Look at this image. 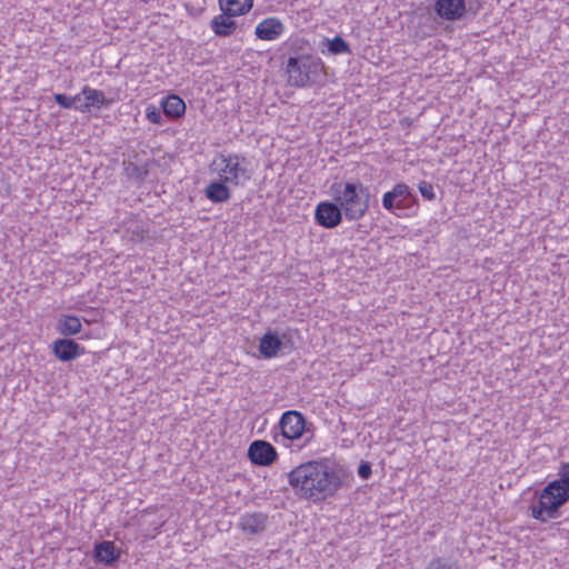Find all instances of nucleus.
I'll use <instances>...</instances> for the list:
<instances>
[{
    "label": "nucleus",
    "instance_id": "obj_1",
    "mask_svg": "<svg viewBox=\"0 0 569 569\" xmlns=\"http://www.w3.org/2000/svg\"><path fill=\"white\" fill-rule=\"evenodd\" d=\"M289 483L298 495L318 500L333 496L341 480L333 469L320 461H309L288 473Z\"/></svg>",
    "mask_w": 569,
    "mask_h": 569
},
{
    "label": "nucleus",
    "instance_id": "obj_2",
    "mask_svg": "<svg viewBox=\"0 0 569 569\" xmlns=\"http://www.w3.org/2000/svg\"><path fill=\"white\" fill-rule=\"evenodd\" d=\"M569 501V462L558 469V479L550 481L540 492L537 505L531 506V516L547 522L558 517L559 509Z\"/></svg>",
    "mask_w": 569,
    "mask_h": 569
},
{
    "label": "nucleus",
    "instance_id": "obj_3",
    "mask_svg": "<svg viewBox=\"0 0 569 569\" xmlns=\"http://www.w3.org/2000/svg\"><path fill=\"white\" fill-rule=\"evenodd\" d=\"M331 191L347 220H359L368 211L370 192L361 182H336Z\"/></svg>",
    "mask_w": 569,
    "mask_h": 569
},
{
    "label": "nucleus",
    "instance_id": "obj_4",
    "mask_svg": "<svg viewBox=\"0 0 569 569\" xmlns=\"http://www.w3.org/2000/svg\"><path fill=\"white\" fill-rule=\"evenodd\" d=\"M320 71V61L310 56L290 57L287 63L289 83L298 88L315 83Z\"/></svg>",
    "mask_w": 569,
    "mask_h": 569
},
{
    "label": "nucleus",
    "instance_id": "obj_5",
    "mask_svg": "<svg viewBox=\"0 0 569 569\" xmlns=\"http://www.w3.org/2000/svg\"><path fill=\"white\" fill-rule=\"evenodd\" d=\"M213 164L219 176L230 184L244 186L252 176L247 159L239 154H221Z\"/></svg>",
    "mask_w": 569,
    "mask_h": 569
},
{
    "label": "nucleus",
    "instance_id": "obj_6",
    "mask_svg": "<svg viewBox=\"0 0 569 569\" xmlns=\"http://www.w3.org/2000/svg\"><path fill=\"white\" fill-rule=\"evenodd\" d=\"M279 427L284 438L289 440L299 439L306 431V419L298 411H287L282 415Z\"/></svg>",
    "mask_w": 569,
    "mask_h": 569
},
{
    "label": "nucleus",
    "instance_id": "obj_7",
    "mask_svg": "<svg viewBox=\"0 0 569 569\" xmlns=\"http://www.w3.org/2000/svg\"><path fill=\"white\" fill-rule=\"evenodd\" d=\"M342 214L339 204L330 201L320 202L315 211V218L319 226L332 229L340 224L342 221Z\"/></svg>",
    "mask_w": 569,
    "mask_h": 569
},
{
    "label": "nucleus",
    "instance_id": "obj_8",
    "mask_svg": "<svg viewBox=\"0 0 569 569\" xmlns=\"http://www.w3.org/2000/svg\"><path fill=\"white\" fill-rule=\"evenodd\" d=\"M248 457L253 465L270 466L277 459L278 453L271 443L256 440L249 446Z\"/></svg>",
    "mask_w": 569,
    "mask_h": 569
},
{
    "label": "nucleus",
    "instance_id": "obj_9",
    "mask_svg": "<svg viewBox=\"0 0 569 569\" xmlns=\"http://www.w3.org/2000/svg\"><path fill=\"white\" fill-rule=\"evenodd\" d=\"M433 9L439 18L447 21L462 19L467 10L465 0H437Z\"/></svg>",
    "mask_w": 569,
    "mask_h": 569
},
{
    "label": "nucleus",
    "instance_id": "obj_10",
    "mask_svg": "<svg viewBox=\"0 0 569 569\" xmlns=\"http://www.w3.org/2000/svg\"><path fill=\"white\" fill-rule=\"evenodd\" d=\"M411 196L409 187L403 183H397L392 190L386 192L382 197V206L388 211H393L396 208L403 209L405 201Z\"/></svg>",
    "mask_w": 569,
    "mask_h": 569
},
{
    "label": "nucleus",
    "instance_id": "obj_11",
    "mask_svg": "<svg viewBox=\"0 0 569 569\" xmlns=\"http://www.w3.org/2000/svg\"><path fill=\"white\" fill-rule=\"evenodd\" d=\"M268 516L262 512L244 513L239 519L240 529L248 535H259L267 528Z\"/></svg>",
    "mask_w": 569,
    "mask_h": 569
},
{
    "label": "nucleus",
    "instance_id": "obj_12",
    "mask_svg": "<svg viewBox=\"0 0 569 569\" xmlns=\"http://www.w3.org/2000/svg\"><path fill=\"white\" fill-rule=\"evenodd\" d=\"M83 349L71 339H58L52 343L53 355L61 361L76 359Z\"/></svg>",
    "mask_w": 569,
    "mask_h": 569
},
{
    "label": "nucleus",
    "instance_id": "obj_13",
    "mask_svg": "<svg viewBox=\"0 0 569 569\" xmlns=\"http://www.w3.org/2000/svg\"><path fill=\"white\" fill-rule=\"evenodd\" d=\"M284 31V26L277 18H267L256 28V36L261 40H274Z\"/></svg>",
    "mask_w": 569,
    "mask_h": 569
},
{
    "label": "nucleus",
    "instance_id": "obj_14",
    "mask_svg": "<svg viewBox=\"0 0 569 569\" xmlns=\"http://www.w3.org/2000/svg\"><path fill=\"white\" fill-rule=\"evenodd\" d=\"M227 183L228 182L222 178L218 181L210 182L204 189L206 197L213 203L228 201L231 197V192L227 187Z\"/></svg>",
    "mask_w": 569,
    "mask_h": 569
},
{
    "label": "nucleus",
    "instance_id": "obj_15",
    "mask_svg": "<svg viewBox=\"0 0 569 569\" xmlns=\"http://www.w3.org/2000/svg\"><path fill=\"white\" fill-rule=\"evenodd\" d=\"M233 17L236 16L228 12H222L221 14L216 16L210 23L214 33L221 37H227L233 33L237 27L236 22L232 20Z\"/></svg>",
    "mask_w": 569,
    "mask_h": 569
},
{
    "label": "nucleus",
    "instance_id": "obj_16",
    "mask_svg": "<svg viewBox=\"0 0 569 569\" xmlns=\"http://www.w3.org/2000/svg\"><path fill=\"white\" fill-rule=\"evenodd\" d=\"M281 347H282V341L278 337V335L273 333L271 331H268L260 339L259 351L263 358L269 359V358L276 357L278 351L281 349Z\"/></svg>",
    "mask_w": 569,
    "mask_h": 569
},
{
    "label": "nucleus",
    "instance_id": "obj_17",
    "mask_svg": "<svg viewBox=\"0 0 569 569\" xmlns=\"http://www.w3.org/2000/svg\"><path fill=\"white\" fill-rule=\"evenodd\" d=\"M81 321L78 317L63 315L58 319L57 330L62 336H74L81 331Z\"/></svg>",
    "mask_w": 569,
    "mask_h": 569
},
{
    "label": "nucleus",
    "instance_id": "obj_18",
    "mask_svg": "<svg viewBox=\"0 0 569 569\" xmlns=\"http://www.w3.org/2000/svg\"><path fill=\"white\" fill-rule=\"evenodd\" d=\"M219 6L222 12L241 16L251 9L252 0H219Z\"/></svg>",
    "mask_w": 569,
    "mask_h": 569
},
{
    "label": "nucleus",
    "instance_id": "obj_19",
    "mask_svg": "<svg viewBox=\"0 0 569 569\" xmlns=\"http://www.w3.org/2000/svg\"><path fill=\"white\" fill-rule=\"evenodd\" d=\"M94 556L100 562L111 563L118 559L119 553L117 552L113 542L103 541L96 546Z\"/></svg>",
    "mask_w": 569,
    "mask_h": 569
},
{
    "label": "nucleus",
    "instance_id": "obj_20",
    "mask_svg": "<svg viewBox=\"0 0 569 569\" xmlns=\"http://www.w3.org/2000/svg\"><path fill=\"white\" fill-rule=\"evenodd\" d=\"M82 94L84 96L87 102L80 107H76L80 110H84L89 107L100 108L108 102L104 97V93L100 90L84 87L82 90Z\"/></svg>",
    "mask_w": 569,
    "mask_h": 569
},
{
    "label": "nucleus",
    "instance_id": "obj_21",
    "mask_svg": "<svg viewBox=\"0 0 569 569\" xmlns=\"http://www.w3.org/2000/svg\"><path fill=\"white\" fill-rule=\"evenodd\" d=\"M162 108H163L164 114L172 117V118H178L184 113L186 103L181 98L172 94V96H169L162 102Z\"/></svg>",
    "mask_w": 569,
    "mask_h": 569
},
{
    "label": "nucleus",
    "instance_id": "obj_22",
    "mask_svg": "<svg viewBox=\"0 0 569 569\" xmlns=\"http://www.w3.org/2000/svg\"><path fill=\"white\" fill-rule=\"evenodd\" d=\"M426 569H461L458 560L448 557H437L432 559Z\"/></svg>",
    "mask_w": 569,
    "mask_h": 569
},
{
    "label": "nucleus",
    "instance_id": "obj_23",
    "mask_svg": "<svg viewBox=\"0 0 569 569\" xmlns=\"http://www.w3.org/2000/svg\"><path fill=\"white\" fill-rule=\"evenodd\" d=\"M328 49L333 54L350 53L349 44L339 36L328 40Z\"/></svg>",
    "mask_w": 569,
    "mask_h": 569
},
{
    "label": "nucleus",
    "instance_id": "obj_24",
    "mask_svg": "<svg viewBox=\"0 0 569 569\" xmlns=\"http://www.w3.org/2000/svg\"><path fill=\"white\" fill-rule=\"evenodd\" d=\"M80 100V96L77 94L74 97H69L63 93H56L54 101L64 109H70L72 107H77L76 102Z\"/></svg>",
    "mask_w": 569,
    "mask_h": 569
},
{
    "label": "nucleus",
    "instance_id": "obj_25",
    "mask_svg": "<svg viewBox=\"0 0 569 569\" xmlns=\"http://www.w3.org/2000/svg\"><path fill=\"white\" fill-rule=\"evenodd\" d=\"M126 171L128 177L134 178L137 180H142L144 176L147 174V171L140 168L139 166L129 162L126 167Z\"/></svg>",
    "mask_w": 569,
    "mask_h": 569
},
{
    "label": "nucleus",
    "instance_id": "obj_26",
    "mask_svg": "<svg viewBox=\"0 0 569 569\" xmlns=\"http://www.w3.org/2000/svg\"><path fill=\"white\" fill-rule=\"evenodd\" d=\"M418 189L425 199L433 200L436 198L433 186L430 182L421 181L418 186Z\"/></svg>",
    "mask_w": 569,
    "mask_h": 569
},
{
    "label": "nucleus",
    "instance_id": "obj_27",
    "mask_svg": "<svg viewBox=\"0 0 569 569\" xmlns=\"http://www.w3.org/2000/svg\"><path fill=\"white\" fill-rule=\"evenodd\" d=\"M146 117L150 122L157 123V124L161 123V120H162V114H161L160 110L153 106H150L147 108Z\"/></svg>",
    "mask_w": 569,
    "mask_h": 569
},
{
    "label": "nucleus",
    "instance_id": "obj_28",
    "mask_svg": "<svg viewBox=\"0 0 569 569\" xmlns=\"http://www.w3.org/2000/svg\"><path fill=\"white\" fill-rule=\"evenodd\" d=\"M358 475L362 479H368L371 475V466L368 462H362L358 468Z\"/></svg>",
    "mask_w": 569,
    "mask_h": 569
}]
</instances>
